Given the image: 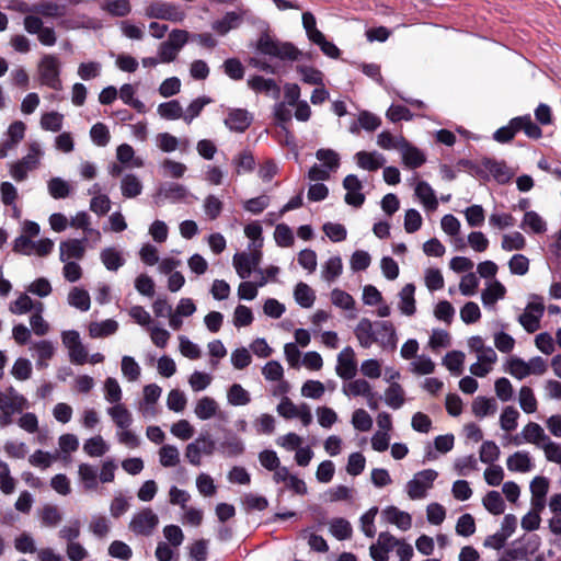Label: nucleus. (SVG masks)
I'll use <instances>...</instances> for the list:
<instances>
[{
    "label": "nucleus",
    "mask_w": 561,
    "mask_h": 561,
    "mask_svg": "<svg viewBox=\"0 0 561 561\" xmlns=\"http://www.w3.org/2000/svg\"><path fill=\"white\" fill-rule=\"evenodd\" d=\"M220 412L219 404L211 397L199 398L194 407V414L201 421H207L216 417Z\"/></svg>",
    "instance_id": "28"
},
{
    "label": "nucleus",
    "mask_w": 561,
    "mask_h": 561,
    "mask_svg": "<svg viewBox=\"0 0 561 561\" xmlns=\"http://www.w3.org/2000/svg\"><path fill=\"white\" fill-rule=\"evenodd\" d=\"M10 373L14 379L25 381L32 377L33 365L30 359L19 357L14 360Z\"/></svg>",
    "instance_id": "54"
},
{
    "label": "nucleus",
    "mask_w": 561,
    "mask_h": 561,
    "mask_svg": "<svg viewBox=\"0 0 561 561\" xmlns=\"http://www.w3.org/2000/svg\"><path fill=\"white\" fill-rule=\"evenodd\" d=\"M104 399L106 402L113 404L122 403L123 391L117 379L107 377L103 383Z\"/></svg>",
    "instance_id": "48"
},
{
    "label": "nucleus",
    "mask_w": 561,
    "mask_h": 561,
    "mask_svg": "<svg viewBox=\"0 0 561 561\" xmlns=\"http://www.w3.org/2000/svg\"><path fill=\"white\" fill-rule=\"evenodd\" d=\"M148 333L152 344L158 348H165L171 339V333L158 324L149 325Z\"/></svg>",
    "instance_id": "63"
},
{
    "label": "nucleus",
    "mask_w": 561,
    "mask_h": 561,
    "mask_svg": "<svg viewBox=\"0 0 561 561\" xmlns=\"http://www.w3.org/2000/svg\"><path fill=\"white\" fill-rule=\"evenodd\" d=\"M158 523V515L152 510L145 508L133 516L129 528L135 534L149 535Z\"/></svg>",
    "instance_id": "15"
},
{
    "label": "nucleus",
    "mask_w": 561,
    "mask_h": 561,
    "mask_svg": "<svg viewBox=\"0 0 561 561\" xmlns=\"http://www.w3.org/2000/svg\"><path fill=\"white\" fill-rule=\"evenodd\" d=\"M383 400L389 408L393 410L400 409L405 402V391L403 387L398 382H392L385 390Z\"/></svg>",
    "instance_id": "38"
},
{
    "label": "nucleus",
    "mask_w": 561,
    "mask_h": 561,
    "mask_svg": "<svg viewBox=\"0 0 561 561\" xmlns=\"http://www.w3.org/2000/svg\"><path fill=\"white\" fill-rule=\"evenodd\" d=\"M513 124L516 125L517 131L523 129L529 138L538 139L542 136L541 129L531 121L529 115L513 118Z\"/></svg>",
    "instance_id": "61"
},
{
    "label": "nucleus",
    "mask_w": 561,
    "mask_h": 561,
    "mask_svg": "<svg viewBox=\"0 0 561 561\" xmlns=\"http://www.w3.org/2000/svg\"><path fill=\"white\" fill-rule=\"evenodd\" d=\"M101 261L108 271H117L124 265L122 253L114 248H106L100 254Z\"/></svg>",
    "instance_id": "56"
},
{
    "label": "nucleus",
    "mask_w": 561,
    "mask_h": 561,
    "mask_svg": "<svg viewBox=\"0 0 561 561\" xmlns=\"http://www.w3.org/2000/svg\"><path fill=\"white\" fill-rule=\"evenodd\" d=\"M376 343L382 348L393 350L398 343V336L393 324L389 321H380L375 323Z\"/></svg>",
    "instance_id": "25"
},
{
    "label": "nucleus",
    "mask_w": 561,
    "mask_h": 561,
    "mask_svg": "<svg viewBox=\"0 0 561 561\" xmlns=\"http://www.w3.org/2000/svg\"><path fill=\"white\" fill-rule=\"evenodd\" d=\"M506 293V287L499 279H490L481 291V302L484 308L493 310L496 302L505 298Z\"/></svg>",
    "instance_id": "17"
},
{
    "label": "nucleus",
    "mask_w": 561,
    "mask_h": 561,
    "mask_svg": "<svg viewBox=\"0 0 561 561\" xmlns=\"http://www.w3.org/2000/svg\"><path fill=\"white\" fill-rule=\"evenodd\" d=\"M248 85L257 93L277 95L279 89L273 79H266L261 76H254L248 79Z\"/></svg>",
    "instance_id": "45"
},
{
    "label": "nucleus",
    "mask_w": 561,
    "mask_h": 561,
    "mask_svg": "<svg viewBox=\"0 0 561 561\" xmlns=\"http://www.w3.org/2000/svg\"><path fill=\"white\" fill-rule=\"evenodd\" d=\"M44 157V150L38 141H32L27 145V152L21 159L9 163V174L16 182H23L28 173L36 170Z\"/></svg>",
    "instance_id": "2"
},
{
    "label": "nucleus",
    "mask_w": 561,
    "mask_h": 561,
    "mask_svg": "<svg viewBox=\"0 0 561 561\" xmlns=\"http://www.w3.org/2000/svg\"><path fill=\"white\" fill-rule=\"evenodd\" d=\"M526 247L525 237L518 232L504 233L502 236L501 248L506 252L519 251Z\"/></svg>",
    "instance_id": "58"
},
{
    "label": "nucleus",
    "mask_w": 561,
    "mask_h": 561,
    "mask_svg": "<svg viewBox=\"0 0 561 561\" xmlns=\"http://www.w3.org/2000/svg\"><path fill=\"white\" fill-rule=\"evenodd\" d=\"M216 450V442L208 434H201L185 448V457L193 466H199L202 456H211Z\"/></svg>",
    "instance_id": "8"
},
{
    "label": "nucleus",
    "mask_w": 561,
    "mask_h": 561,
    "mask_svg": "<svg viewBox=\"0 0 561 561\" xmlns=\"http://www.w3.org/2000/svg\"><path fill=\"white\" fill-rule=\"evenodd\" d=\"M161 393L162 389L157 383H149L142 388V399L139 402L138 411L144 419H151L157 415L156 404Z\"/></svg>",
    "instance_id": "13"
},
{
    "label": "nucleus",
    "mask_w": 561,
    "mask_h": 561,
    "mask_svg": "<svg viewBox=\"0 0 561 561\" xmlns=\"http://www.w3.org/2000/svg\"><path fill=\"white\" fill-rule=\"evenodd\" d=\"M484 508L493 514L501 515L505 511V503L497 491H489L482 499Z\"/></svg>",
    "instance_id": "53"
},
{
    "label": "nucleus",
    "mask_w": 561,
    "mask_h": 561,
    "mask_svg": "<svg viewBox=\"0 0 561 561\" xmlns=\"http://www.w3.org/2000/svg\"><path fill=\"white\" fill-rule=\"evenodd\" d=\"M32 356L35 358V364L38 369H44L48 366L49 359L55 355V346L48 340H41L34 342L30 346Z\"/></svg>",
    "instance_id": "23"
},
{
    "label": "nucleus",
    "mask_w": 561,
    "mask_h": 561,
    "mask_svg": "<svg viewBox=\"0 0 561 561\" xmlns=\"http://www.w3.org/2000/svg\"><path fill=\"white\" fill-rule=\"evenodd\" d=\"M135 93H136L135 88L129 83H125L119 88L118 96L126 105L131 106L138 113H145L146 105L144 104L142 101L135 98Z\"/></svg>",
    "instance_id": "47"
},
{
    "label": "nucleus",
    "mask_w": 561,
    "mask_h": 561,
    "mask_svg": "<svg viewBox=\"0 0 561 561\" xmlns=\"http://www.w3.org/2000/svg\"><path fill=\"white\" fill-rule=\"evenodd\" d=\"M232 265L241 279H248L253 271L257 273V270L249 260L247 252L236 253L232 257Z\"/></svg>",
    "instance_id": "46"
},
{
    "label": "nucleus",
    "mask_w": 561,
    "mask_h": 561,
    "mask_svg": "<svg viewBox=\"0 0 561 561\" xmlns=\"http://www.w3.org/2000/svg\"><path fill=\"white\" fill-rule=\"evenodd\" d=\"M437 477L438 472L434 469H424L414 473L405 485L408 497L412 501L425 499Z\"/></svg>",
    "instance_id": "6"
},
{
    "label": "nucleus",
    "mask_w": 561,
    "mask_h": 561,
    "mask_svg": "<svg viewBox=\"0 0 561 561\" xmlns=\"http://www.w3.org/2000/svg\"><path fill=\"white\" fill-rule=\"evenodd\" d=\"M245 11H228L221 18L211 23V28L220 36H225L232 30H237L244 21Z\"/></svg>",
    "instance_id": "16"
},
{
    "label": "nucleus",
    "mask_w": 561,
    "mask_h": 561,
    "mask_svg": "<svg viewBox=\"0 0 561 561\" xmlns=\"http://www.w3.org/2000/svg\"><path fill=\"white\" fill-rule=\"evenodd\" d=\"M343 187L346 191L344 201L347 205L360 207L365 202V195L362 193L363 183L355 174H348L343 180Z\"/></svg>",
    "instance_id": "19"
},
{
    "label": "nucleus",
    "mask_w": 561,
    "mask_h": 561,
    "mask_svg": "<svg viewBox=\"0 0 561 561\" xmlns=\"http://www.w3.org/2000/svg\"><path fill=\"white\" fill-rule=\"evenodd\" d=\"M26 125L22 121H14L4 133V139L0 142V160L8 157L9 152L16 149L24 139Z\"/></svg>",
    "instance_id": "11"
},
{
    "label": "nucleus",
    "mask_w": 561,
    "mask_h": 561,
    "mask_svg": "<svg viewBox=\"0 0 561 561\" xmlns=\"http://www.w3.org/2000/svg\"><path fill=\"white\" fill-rule=\"evenodd\" d=\"M336 375L346 380L352 379L357 374V362L354 350L351 346L344 347L339 354L336 358L335 366Z\"/></svg>",
    "instance_id": "14"
},
{
    "label": "nucleus",
    "mask_w": 561,
    "mask_h": 561,
    "mask_svg": "<svg viewBox=\"0 0 561 561\" xmlns=\"http://www.w3.org/2000/svg\"><path fill=\"white\" fill-rule=\"evenodd\" d=\"M256 49L263 55L283 61H295L301 56V51L291 43L282 42L268 33H264L259 37Z\"/></svg>",
    "instance_id": "1"
},
{
    "label": "nucleus",
    "mask_w": 561,
    "mask_h": 561,
    "mask_svg": "<svg viewBox=\"0 0 561 561\" xmlns=\"http://www.w3.org/2000/svg\"><path fill=\"white\" fill-rule=\"evenodd\" d=\"M110 450V445L101 435L88 438L83 443V451L90 457H102Z\"/></svg>",
    "instance_id": "42"
},
{
    "label": "nucleus",
    "mask_w": 561,
    "mask_h": 561,
    "mask_svg": "<svg viewBox=\"0 0 561 561\" xmlns=\"http://www.w3.org/2000/svg\"><path fill=\"white\" fill-rule=\"evenodd\" d=\"M228 403L231 405H245L250 402V393L239 383H233L227 392Z\"/></svg>",
    "instance_id": "64"
},
{
    "label": "nucleus",
    "mask_w": 561,
    "mask_h": 561,
    "mask_svg": "<svg viewBox=\"0 0 561 561\" xmlns=\"http://www.w3.org/2000/svg\"><path fill=\"white\" fill-rule=\"evenodd\" d=\"M101 8L112 16L118 18L126 16L131 11L129 0H105L102 3Z\"/></svg>",
    "instance_id": "55"
},
{
    "label": "nucleus",
    "mask_w": 561,
    "mask_h": 561,
    "mask_svg": "<svg viewBox=\"0 0 561 561\" xmlns=\"http://www.w3.org/2000/svg\"><path fill=\"white\" fill-rule=\"evenodd\" d=\"M550 437L546 434L543 427L536 423H527L520 431L519 435L515 436L514 444L520 445L523 443L535 445L541 448Z\"/></svg>",
    "instance_id": "12"
},
{
    "label": "nucleus",
    "mask_w": 561,
    "mask_h": 561,
    "mask_svg": "<svg viewBox=\"0 0 561 561\" xmlns=\"http://www.w3.org/2000/svg\"><path fill=\"white\" fill-rule=\"evenodd\" d=\"M252 115L242 108L229 110L225 125L232 131L243 133L252 123Z\"/></svg>",
    "instance_id": "26"
},
{
    "label": "nucleus",
    "mask_w": 561,
    "mask_h": 561,
    "mask_svg": "<svg viewBox=\"0 0 561 561\" xmlns=\"http://www.w3.org/2000/svg\"><path fill=\"white\" fill-rule=\"evenodd\" d=\"M64 115L56 111L43 113L39 126L43 130L57 133L62 128Z\"/></svg>",
    "instance_id": "50"
},
{
    "label": "nucleus",
    "mask_w": 561,
    "mask_h": 561,
    "mask_svg": "<svg viewBox=\"0 0 561 561\" xmlns=\"http://www.w3.org/2000/svg\"><path fill=\"white\" fill-rule=\"evenodd\" d=\"M347 381L342 386V393L347 398L369 397L371 396L373 387L364 378L346 379Z\"/></svg>",
    "instance_id": "27"
},
{
    "label": "nucleus",
    "mask_w": 561,
    "mask_h": 561,
    "mask_svg": "<svg viewBox=\"0 0 561 561\" xmlns=\"http://www.w3.org/2000/svg\"><path fill=\"white\" fill-rule=\"evenodd\" d=\"M157 112L162 118L168 121L183 119V107L176 100L159 104Z\"/></svg>",
    "instance_id": "52"
},
{
    "label": "nucleus",
    "mask_w": 561,
    "mask_h": 561,
    "mask_svg": "<svg viewBox=\"0 0 561 561\" xmlns=\"http://www.w3.org/2000/svg\"><path fill=\"white\" fill-rule=\"evenodd\" d=\"M294 298L301 308L309 309L316 301V293L308 284L299 282L294 288Z\"/></svg>",
    "instance_id": "41"
},
{
    "label": "nucleus",
    "mask_w": 561,
    "mask_h": 561,
    "mask_svg": "<svg viewBox=\"0 0 561 561\" xmlns=\"http://www.w3.org/2000/svg\"><path fill=\"white\" fill-rule=\"evenodd\" d=\"M117 329V321L113 319H106L101 322H91L89 325V334L93 339H99L114 334Z\"/></svg>",
    "instance_id": "44"
},
{
    "label": "nucleus",
    "mask_w": 561,
    "mask_h": 561,
    "mask_svg": "<svg viewBox=\"0 0 561 561\" xmlns=\"http://www.w3.org/2000/svg\"><path fill=\"white\" fill-rule=\"evenodd\" d=\"M145 15L149 19L165 20L173 23H181L185 20V11L176 3L158 0L145 8Z\"/></svg>",
    "instance_id": "7"
},
{
    "label": "nucleus",
    "mask_w": 561,
    "mask_h": 561,
    "mask_svg": "<svg viewBox=\"0 0 561 561\" xmlns=\"http://www.w3.org/2000/svg\"><path fill=\"white\" fill-rule=\"evenodd\" d=\"M520 228L531 233H543L547 230V224L543 218L536 211H526Z\"/></svg>",
    "instance_id": "40"
},
{
    "label": "nucleus",
    "mask_w": 561,
    "mask_h": 561,
    "mask_svg": "<svg viewBox=\"0 0 561 561\" xmlns=\"http://www.w3.org/2000/svg\"><path fill=\"white\" fill-rule=\"evenodd\" d=\"M381 516L386 523L394 525L402 531H407L412 527V516L397 506H387L382 510Z\"/></svg>",
    "instance_id": "24"
},
{
    "label": "nucleus",
    "mask_w": 561,
    "mask_h": 561,
    "mask_svg": "<svg viewBox=\"0 0 561 561\" xmlns=\"http://www.w3.org/2000/svg\"><path fill=\"white\" fill-rule=\"evenodd\" d=\"M504 370L514 378L522 380L530 375H543L547 370V364L539 356L533 357L528 362L517 356H511L504 364Z\"/></svg>",
    "instance_id": "4"
},
{
    "label": "nucleus",
    "mask_w": 561,
    "mask_h": 561,
    "mask_svg": "<svg viewBox=\"0 0 561 561\" xmlns=\"http://www.w3.org/2000/svg\"><path fill=\"white\" fill-rule=\"evenodd\" d=\"M61 341L68 350L69 359L76 365H83L88 362V352L81 342L80 335L75 330L64 331Z\"/></svg>",
    "instance_id": "10"
},
{
    "label": "nucleus",
    "mask_w": 561,
    "mask_h": 561,
    "mask_svg": "<svg viewBox=\"0 0 561 561\" xmlns=\"http://www.w3.org/2000/svg\"><path fill=\"white\" fill-rule=\"evenodd\" d=\"M116 159L127 169L144 167V160L135 156L134 148L128 144H122L116 148Z\"/></svg>",
    "instance_id": "33"
},
{
    "label": "nucleus",
    "mask_w": 561,
    "mask_h": 561,
    "mask_svg": "<svg viewBox=\"0 0 561 561\" xmlns=\"http://www.w3.org/2000/svg\"><path fill=\"white\" fill-rule=\"evenodd\" d=\"M121 192L126 198H135L139 196L142 192V183L140 179L133 173L123 175L121 180Z\"/></svg>",
    "instance_id": "39"
},
{
    "label": "nucleus",
    "mask_w": 561,
    "mask_h": 561,
    "mask_svg": "<svg viewBox=\"0 0 561 561\" xmlns=\"http://www.w3.org/2000/svg\"><path fill=\"white\" fill-rule=\"evenodd\" d=\"M506 467L512 472L526 473L534 469V462L528 451H515L506 459Z\"/></svg>",
    "instance_id": "30"
},
{
    "label": "nucleus",
    "mask_w": 561,
    "mask_h": 561,
    "mask_svg": "<svg viewBox=\"0 0 561 561\" xmlns=\"http://www.w3.org/2000/svg\"><path fill=\"white\" fill-rule=\"evenodd\" d=\"M465 353L461 351L448 352L443 358L445 367L454 375L459 376L463 370Z\"/></svg>",
    "instance_id": "59"
},
{
    "label": "nucleus",
    "mask_w": 561,
    "mask_h": 561,
    "mask_svg": "<svg viewBox=\"0 0 561 561\" xmlns=\"http://www.w3.org/2000/svg\"><path fill=\"white\" fill-rule=\"evenodd\" d=\"M121 370L123 377L129 382L137 381L141 375V368L139 364L134 357L128 355L122 357Z\"/></svg>",
    "instance_id": "51"
},
{
    "label": "nucleus",
    "mask_w": 561,
    "mask_h": 561,
    "mask_svg": "<svg viewBox=\"0 0 561 561\" xmlns=\"http://www.w3.org/2000/svg\"><path fill=\"white\" fill-rule=\"evenodd\" d=\"M354 159L359 169L365 171H376L383 167L386 159L377 151H358Z\"/></svg>",
    "instance_id": "29"
},
{
    "label": "nucleus",
    "mask_w": 561,
    "mask_h": 561,
    "mask_svg": "<svg viewBox=\"0 0 561 561\" xmlns=\"http://www.w3.org/2000/svg\"><path fill=\"white\" fill-rule=\"evenodd\" d=\"M85 254L84 240L68 239L59 243L60 262L80 261Z\"/></svg>",
    "instance_id": "21"
},
{
    "label": "nucleus",
    "mask_w": 561,
    "mask_h": 561,
    "mask_svg": "<svg viewBox=\"0 0 561 561\" xmlns=\"http://www.w3.org/2000/svg\"><path fill=\"white\" fill-rule=\"evenodd\" d=\"M415 286L413 284H407L399 293V309L404 316H413L416 311L415 307Z\"/></svg>",
    "instance_id": "36"
},
{
    "label": "nucleus",
    "mask_w": 561,
    "mask_h": 561,
    "mask_svg": "<svg viewBox=\"0 0 561 561\" xmlns=\"http://www.w3.org/2000/svg\"><path fill=\"white\" fill-rule=\"evenodd\" d=\"M482 170L497 183H507L512 173L508 168L503 163L495 160L486 159L482 162Z\"/></svg>",
    "instance_id": "31"
},
{
    "label": "nucleus",
    "mask_w": 561,
    "mask_h": 561,
    "mask_svg": "<svg viewBox=\"0 0 561 561\" xmlns=\"http://www.w3.org/2000/svg\"><path fill=\"white\" fill-rule=\"evenodd\" d=\"M37 73L41 84L53 90H61L60 61L57 56L53 54L44 55L38 61Z\"/></svg>",
    "instance_id": "5"
},
{
    "label": "nucleus",
    "mask_w": 561,
    "mask_h": 561,
    "mask_svg": "<svg viewBox=\"0 0 561 561\" xmlns=\"http://www.w3.org/2000/svg\"><path fill=\"white\" fill-rule=\"evenodd\" d=\"M374 327V323L367 318L360 319L357 323L354 333L362 347L369 348L376 343V331Z\"/></svg>",
    "instance_id": "32"
},
{
    "label": "nucleus",
    "mask_w": 561,
    "mask_h": 561,
    "mask_svg": "<svg viewBox=\"0 0 561 561\" xmlns=\"http://www.w3.org/2000/svg\"><path fill=\"white\" fill-rule=\"evenodd\" d=\"M414 195L426 211H435L438 207V198L434 188L425 181L414 184Z\"/></svg>",
    "instance_id": "22"
},
{
    "label": "nucleus",
    "mask_w": 561,
    "mask_h": 561,
    "mask_svg": "<svg viewBox=\"0 0 561 561\" xmlns=\"http://www.w3.org/2000/svg\"><path fill=\"white\" fill-rule=\"evenodd\" d=\"M276 411L284 419H298L304 426H309L312 422L309 405L306 403L295 404L288 397L282 398L276 407Z\"/></svg>",
    "instance_id": "9"
},
{
    "label": "nucleus",
    "mask_w": 561,
    "mask_h": 561,
    "mask_svg": "<svg viewBox=\"0 0 561 561\" xmlns=\"http://www.w3.org/2000/svg\"><path fill=\"white\" fill-rule=\"evenodd\" d=\"M471 410L474 416L483 419L496 412V402L494 399L479 396L473 400Z\"/></svg>",
    "instance_id": "43"
},
{
    "label": "nucleus",
    "mask_w": 561,
    "mask_h": 561,
    "mask_svg": "<svg viewBox=\"0 0 561 561\" xmlns=\"http://www.w3.org/2000/svg\"><path fill=\"white\" fill-rule=\"evenodd\" d=\"M543 305L540 301H531L527 305L518 321L529 333L537 331L540 327V319L543 314Z\"/></svg>",
    "instance_id": "18"
},
{
    "label": "nucleus",
    "mask_w": 561,
    "mask_h": 561,
    "mask_svg": "<svg viewBox=\"0 0 561 561\" xmlns=\"http://www.w3.org/2000/svg\"><path fill=\"white\" fill-rule=\"evenodd\" d=\"M68 304L81 311H88L91 306L90 295L87 290L73 287L68 294Z\"/></svg>",
    "instance_id": "49"
},
{
    "label": "nucleus",
    "mask_w": 561,
    "mask_h": 561,
    "mask_svg": "<svg viewBox=\"0 0 561 561\" xmlns=\"http://www.w3.org/2000/svg\"><path fill=\"white\" fill-rule=\"evenodd\" d=\"M399 150L401 151L402 161L408 168L416 169L425 162L424 153L407 140L403 141Z\"/></svg>",
    "instance_id": "35"
},
{
    "label": "nucleus",
    "mask_w": 561,
    "mask_h": 561,
    "mask_svg": "<svg viewBox=\"0 0 561 561\" xmlns=\"http://www.w3.org/2000/svg\"><path fill=\"white\" fill-rule=\"evenodd\" d=\"M329 530L339 540L350 538L353 531L350 522L344 518H333L329 523Z\"/></svg>",
    "instance_id": "62"
},
{
    "label": "nucleus",
    "mask_w": 561,
    "mask_h": 561,
    "mask_svg": "<svg viewBox=\"0 0 561 561\" xmlns=\"http://www.w3.org/2000/svg\"><path fill=\"white\" fill-rule=\"evenodd\" d=\"M519 412L511 405L503 409L500 415V426L505 432H513L518 426Z\"/></svg>",
    "instance_id": "60"
},
{
    "label": "nucleus",
    "mask_w": 561,
    "mask_h": 561,
    "mask_svg": "<svg viewBox=\"0 0 561 561\" xmlns=\"http://www.w3.org/2000/svg\"><path fill=\"white\" fill-rule=\"evenodd\" d=\"M43 310L44 305L39 301L36 302V310L30 318L32 331L38 336L46 335L50 329L47 321L42 317Z\"/></svg>",
    "instance_id": "57"
},
{
    "label": "nucleus",
    "mask_w": 561,
    "mask_h": 561,
    "mask_svg": "<svg viewBox=\"0 0 561 561\" xmlns=\"http://www.w3.org/2000/svg\"><path fill=\"white\" fill-rule=\"evenodd\" d=\"M106 413L112 419L117 430L130 427L133 424V414L123 403L113 404L106 409Z\"/></svg>",
    "instance_id": "34"
},
{
    "label": "nucleus",
    "mask_w": 561,
    "mask_h": 561,
    "mask_svg": "<svg viewBox=\"0 0 561 561\" xmlns=\"http://www.w3.org/2000/svg\"><path fill=\"white\" fill-rule=\"evenodd\" d=\"M27 399L15 388L8 387L0 391V426L5 427L13 423V415L28 409Z\"/></svg>",
    "instance_id": "3"
},
{
    "label": "nucleus",
    "mask_w": 561,
    "mask_h": 561,
    "mask_svg": "<svg viewBox=\"0 0 561 561\" xmlns=\"http://www.w3.org/2000/svg\"><path fill=\"white\" fill-rule=\"evenodd\" d=\"M343 272V262L339 255H333L329 257L321 265V277L327 283L335 282Z\"/></svg>",
    "instance_id": "37"
},
{
    "label": "nucleus",
    "mask_w": 561,
    "mask_h": 561,
    "mask_svg": "<svg viewBox=\"0 0 561 561\" xmlns=\"http://www.w3.org/2000/svg\"><path fill=\"white\" fill-rule=\"evenodd\" d=\"M476 356L477 362L470 366L469 370L473 376L483 378L493 370L497 362V354L491 347L482 353L476 354Z\"/></svg>",
    "instance_id": "20"
}]
</instances>
